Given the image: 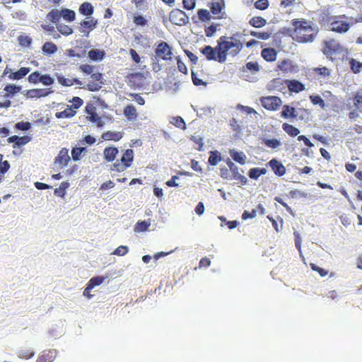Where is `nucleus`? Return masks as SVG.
<instances>
[{
    "label": "nucleus",
    "mask_w": 362,
    "mask_h": 362,
    "mask_svg": "<svg viewBox=\"0 0 362 362\" xmlns=\"http://www.w3.org/2000/svg\"><path fill=\"white\" fill-rule=\"evenodd\" d=\"M61 18L67 22H73L76 19V13L69 8L60 9Z\"/></svg>",
    "instance_id": "22"
},
{
    "label": "nucleus",
    "mask_w": 362,
    "mask_h": 362,
    "mask_svg": "<svg viewBox=\"0 0 362 362\" xmlns=\"http://www.w3.org/2000/svg\"><path fill=\"white\" fill-rule=\"evenodd\" d=\"M183 7L187 10H192L195 7V0H182Z\"/></svg>",
    "instance_id": "58"
},
{
    "label": "nucleus",
    "mask_w": 362,
    "mask_h": 362,
    "mask_svg": "<svg viewBox=\"0 0 362 362\" xmlns=\"http://www.w3.org/2000/svg\"><path fill=\"white\" fill-rule=\"evenodd\" d=\"M98 23V20L93 17H86L81 21L79 31L85 36L88 37L89 33L97 27Z\"/></svg>",
    "instance_id": "7"
},
{
    "label": "nucleus",
    "mask_w": 362,
    "mask_h": 362,
    "mask_svg": "<svg viewBox=\"0 0 362 362\" xmlns=\"http://www.w3.org/2000/svg\"><path fill=\"white\" fill-rule=\"evenodd\" d=\"M69 187V183L67 181L62 182L60 184L59 187L54 189V194L59 196V197H64L65 194V191Z\"/></svg>",
    "instance_id": "38"
},
{
    "label": "nucleus",
    "mask_w": 362,
    "mask_h": 362,
    "mask_svg": "<svg viewBox=\"0 0 362 362\" xmlns=\"http://www.w3.org/2000/svg\"><path fill=\"white\" fill-rule=\"evenodd\" d=\"M354 106L362 113V93H357L354 97Z\"/></svg>",
    "instance_id": "39"
},
{
    "label": "nucleus",
    "mask_w": 362,
    "mask_h": 362,
    "mask_svg": "<svg viewBox=\"0 0 362 362\" xmlns=\"http://www.w3.org/2000/svg\"><path fill=\"white\" fill-rule=\"evenodd\" d=\"M57 81L63 86H71L74 84H77V85L82 84L81 81L76 78L69 79V78H66L64 76H61V75L57 76Z\"/></svg>",
    "instance_id": "20"
},
{
    "label": "nucleus",
    "mask_w": 362,
    "mask_h": 362,
    "mask_svg": "<svg viewBox=\"0 0 362 362\" xmlns=\"http://www.w3.org/2000/svg\"><path fill=\"white\" fill-rule=\"evenodd\" d=\"M311 103L314 105H319L322 110H325V103L322 98L319 95H312L310 96Z\"/></svg>",
    "instance_id": "33"
},
{
    "label": "nucleus",
    "mask_w": 362,
    "mask_h": 362,
    "mask_svg": "<svg viewBox=\"0 0 362 362\" xmlns=\"http://www.w3.org/2000/svg\"><path fill=\"white\" fill-rule=\"evenodd\" d=\"M123 136V133L120 132L107 131L102 134V139L105 141H118Z\"/></svg>",
    "instance_id": "16"
},
{
    "label": "nucleus",
    "mask_w": 362,
    "mask_h": 362,
    "mask_svg": "<svg viewBox=\"0 0 362 362\" xmlns=\"http://www.w3.org/2000/svg\"><path fill=\"white\" fill-rule=\"evenodd\" d=\"M119 153L117 148L114 146L106 147L103 151L104 158L107 162H112L115 160Z\"/></svg>",
    "instance_id": "14"
},
{
    "label": "nucleus",
    "mask_w": 362,
    "mask_h": 362,
    "mask_svg": "<svg viewBox=\"0 0 362 362\" xmlns=\"http://www.w3.org/2000/svg\"><path fill=\"white\" fill-rule=\"evenodd\" d=\"M123 112L129 120H135L137 117L136 109L132 104L125 106Z\"/></svg>",
    "instance_id": "19"
},
{
    "label": "nucleus",
    "mask_w": 362,
    "mask_h": 362,
    "mask_svg": "<svg viewBox=\"0 0 362 362\" xmlns=\"http://www.w3.org/2000/svg\"><path fill=\"white\" fill-rule=\"evenodd\" d=\"M350 28V25L346 21H334L331 23L330 29L339 33H346Z\"/></svg>",
    "instance_id": "12"
},
{
    "label": "nucleus",
    "mask_w": 362,
    "mask_h": 362,
    "mask_svg": "<svg viewBox=\"0 0 362 362\" xmlns=\"http://www.w3.org/2000/svg\"><path fill=\"white\" fill-rule=\"evenodd\" d=\"M260 102L263 107L271 111L279 110L282 104L281 100L277 96H262Z\"/></svg>",
    "instance_id": "5"
},
{
    "label": "nucleus",
    "mask_w": 362,
    "mask_h": 362,
    "mask_svg": "<svg viewBox=\"0 0 362 362\" xmlns=\"http://www.w3.org/2000/svg\"><path fill=\"white\" fill-rule=\"evenodd\" d=\"M76 112L74 109L71 107L66 108L62 112H59L56 113V117L58 119L60 118H70L74 117L76 115Z\"/></svg>",
    "instance_id": "27"
},
{
    "label": "nucleus",
    "mask_w": 362,
    "mask_h": 362,
    "mask_svg": "<svg viewBox=\"0 0 362 362\" xmlns=\"http://www.w3.org/2000/svg\"><path fill=\"white\" fill-rule=\"evenodd\" d=\"M312 24L310 21L296 18V42L307 43L314 41L317 30L313 28Z\"/></svg>",
    "instance_id": "2"
},
{
    "label": "nucleus",
    "mask_w": 362,
    "mask_h": 362,
    "mask_svg": "<svg viewBox=\"0 0 362 362\" xmlns=\"http://www.w3.org/2000/svg\"><path fill=\"white\" fill-rule=\"evenodd\" d=\"M78 11L81 14L90 17L94 11V8L89 2H83L79 6Z\"/></svg>",
    "instance_id": "21"
},
{
    "label": "nucleus",
    "mask_w": 362,
    "mask_h": 362,
    "mask_svg": "<svg viewBox=\"0 0 362 362\" xmlns=\"http://www.w3.org/2000/svg\"><path fill=\"white\" fill-rule=\"evenodd\" d=\"M72 107L74 109H78L83 104V100L79 97H74L72 100Z\"/></svg>",
    "instance_id": "60"
},
{
    "label": "nucleus",
    "mask_w": 362,
    "mask_h": 362,
    "mask_svg": "<svg viewBox=\"0 0 362 362\" xmlns=\"http://www.w3.org/2000/svg\"><path fill=\"white\" fill-rule=\"evenodd\" d=\"M232 158L242 165L245 164L246 156L243 152H234L231 154Z\"/></svg>",
    "instance_id": "40"
},
{
    "label": "nucleus",
    "mask_w": 362,
    "mask_h": 362,
    "mask_svg": "<svg viewBox=\"0 0 362 362\" xmlns=\"http://www.w3.org/2000/svg\"><path fill=\"white\" fill-rule=\"evenodd\" d=\"M57 355L55 350H46L38 356L36 362H52Z\"/></svg>",
    "instance_id": "13"
},
{
    "label": "nucleus",
    "mask_w": 362,
    "mask_h": 362,
    "mask_svg": "<svg viewBox=\"0 0 362 362\" xmlns=\"http://www.w3.org/2000/svg\"><path fill=\"white\" fill-rule=\"evenodd\" d=\"M254 5L257 9L264 11L269 7V4L268 0H257Z\"/></svg>",
    "instance_id": "47"
},
{
    "label": "nucleus",
    "mask_w": 362,
    "mask_h": 362,
    "mask_svg": "<svg viewBox=\"0 0 362 362\" xmlns=\"http://www.w3.org/2000/svg\"><path fill=\"white\" fill-rule=\"evenodd\" d=\"M281 115L285 118L294 117V107H291L290 109L288 105H284L281 112Z\"/></svg>",
    "instance_id": "52"
},
{
    "label": "nucleus",
    "mask_w": 362,
    "mask_h": 362,
    "mask_svg": "<svg viewBox=\"0 0 362 362\" xmlns=\"http://www.w3.org/2000/svg\"><path fill=\"white\" fill-rule=\"evenodd\" d=\"M155 54L157 58L164 61L172 59L173 48L166 42L160 41L155 49Z\"/></svg>",
    "instance_id": "4"
},
{
    "label": "nucleus",
    "mask_w": 362,
    "mask_h": 362,
    "mask_svg": "<svg viewBox=\"0 0 362 362\" xmlns=\"http://www.w3.org/2000/svg\"><path fill=\"white\" fill-rule=\"evenodd\" d=\"M134 153L132 149L129 148L125 150L122 158L117 159L115 163L112 165L110 170L118 173L124 172L132 166L134 160Z\"/></svg>",
    "instance_id": "3"
},
{
    "label": "nucleus",
    "mask_w": 362,
    "mask_h": 362,
    "mask_svg": "<svg viewBox=\"0 0 362 362\" xmlns=\"http://www.w3.org/2000/svg\"><path fill=\"white\" fill-rule=\"evenodd\" d=\"M104 52L99 49H91L88 52L89 58L93 61L102 60L104 57Z\"/></svg>",
    "instance_id": "30"
},
{
    "label": "nucleus",
    "mask_w": 362,
    "mask_h": 362,
    "mask_svg": "<svg viewBox=\"0 0 362 362\" xmlns=\"http://www.w3.org/2000/svg\"><path fill=\"white\" fill-rule=\"evenodd\" d=\"M15 127L18 130L27 131L30 129L31 124L29 122H19L16 124Z\"/></svg>",
    "instance_id": "53"
},
{
    "label": "nucleus",
    "mask_w": 362,
    "mask_h": 362,
    "mask_svg": "<svg viewBox=\"0 0 362 362\" xmlns=\"http://www.w3.org/2000/svg\"><path fill=\"white\" fill-rule=\"evenodd\" d=\"M79 69L81 71L87 74H92L93 71V66L87 64L81 65Z\"/></svg>",
    "instance_id": "62"
},
{
    "label": "nucleus",
    "mask_w": 362,
    "mask_h": 362,
    "mask_svg": "<svg viewBox=\"0 0 362 362\" xmlns=\"http://www.w3.org/2000/svg\"><path fill=\"white\" fill-rule=\"evenodd\" d=\"M30 71L29 67H21L16 72H11L8 75V78L11 80H20L25 76Z\"/></svg>",
    "instance_id": "18"
},
{
    "label": "nucleus",
    "mask_w": 362,
    "mask_h": 362,
    "mask_svg": "<svg viewBox=\"0 0 362 362\" xmlns=\"http://www.w3.org/2000/svg\"><path fill=\"white\" fill-rule=\"evenodd\" d=\"M261 55L267 62H274L276 59L277 52L274 48H264L262 50Z\"/></svg>",
    "instance_id": "15"
},
{
    "label": "nucleus",
    "mask_w": 362,
    "mask_h": 362,
    "mask_svg": "<svg viewBox=\"0 0 362 362\" xmlns=\"http://www.w3.org/2000/svg\"><path fill=\"white\" fill-rule=\"evenodd\" d=\"M249 23L252 27L262 28L266 25L267 21L261 16H255L250 20Z\"/></svg>",
    "instance_id": "26"
},
{
    "label": "nucleus",
    "mask_w": 362,
    "mask_h": 362,
    "mask_svg": "<svg viewBox=\"0 0 362 362\" xmlns=\"http://www.w3.org/2000/svg\"><path fill=\"white\" fill-rule=\"evenodd\" d=\"M40 73L37 71H35L28 76V80L30 83L35 84L40 82Z\"/></svg>",
    "instance_id": "49"
},
{
    "label": "nucleus",
    "mask_w": 362,
    "mask_h": 362,
    "mask_svg": "<svg viewBox=\"0 0 362 362\" xmlns=\"http://www.w3.org/2000/svg\"><path fill=\"white\" fill-rule=\"evenodd\" d=\"M217 30V26L214 24H211L209 27L205 28V35L206 37H212Z\"/></svg>",
    "instance_id": "56"
},
{
    "label": "nucleus",
    "mask_w": 362,
    "mask_h": 362,
    "mask_svg": "<svg viewBox=\"0 0 362 362\" xmlns=\"http://www.w3.org/2000/svg\"><path fill=\"white\" fill-rule=\"evenodd\" d=\"M51 93V90H48L47 89L35 88L27 90L25 96L29 98H38L42 97H46Z\"/></svg>",
    "instance_id": "11"
},
{
    "label": "nucleus",
    "mask_w": 362,
    "mask_h": 362,
    "mask_svg": "<svg viewBox=\"0 0 362 362\" xmlns=\"http://www.w3.org/2000/svg\"><path fill=\"white\" fill-rule=\"evenodd\" d=\"M33 350L29 349H23L18 351V356L23 359H29L34 356Z\"/></svg>",
    "instance_id": "41"
},
{
    "label": "nucleus",
    "mask_w": 362,
    "mask_h": 362,
    "mask_svg": "<svg viewBox=\"0 0 362 362\" xmlns=\"http://www.w3.org/2000/svg\"><path fill=\"white\" fill-rule=\"evenodd\" d=\"M263 144L271 148H276L281 144L280 141L276 139H264Z\"/></svg>",
    "instance_id": "45"
},
{
    "label": "nucleus",
    "mask_w": 362,
    "mask_h": 362,
    "mask_svg": "<svg viewBox=\"0 0 362 362\" xmlns=\"http://www.w3.org/2000/svg\"><path fill=\"white\" fill-rule=\"evenodd\" d=\"M30 137L28 136H23L21 137L18 138L16 146H22L28 144L30 141Z\"/></svg>",
    "instance_id": "59"
},
{
    "label": "nucleus",
    "mask_w": 362,
    "mask_h": 362,
    "mask_svg": "<svg viewBox=\"0 0 362 362\" xmlns=\"http://www.w3.org/2000/svg\"><path fill=\"white\" fill-rule=\"evenodd\" d=\"M105 279V278L103 276H95L91 278L88 283V289H93L94 287L100 286L103 283Z\"/></svg>",
    "instance_id": "37"
},
{
    "label": "nucleus",
    "mask_w": 362,
    "mask_h": 362,
    "mask_svg": "<svg viewBox=\"0 0 362 362\" xmlns=\"http://www.w3.org/2000/svg\"><path fill=\"white\" fill-rule=\"evenodd\" d=\"M18 42L21 46L28 47L31 45L33 40L28 35H21L18 37Z\"/></svg>",
    "instance_id": "34"
},
{
    "label": "nucleus",
    "mask_w": 362,
    "mask_h": 362,
    "mask_svg": "<svg viewBox=\"0 0 362 362\" xmlns=\"http://www.w3.org/2000/svg\"><path fill=\"white\" fill-rule=\"evenodd\" d=\"M278 67L284 73L291 72L293 69L291 62L288 60H283L279 63Z\"/></svg>",
    "instance_id": "35"
},
{
    "label": "nucleus",
    "mask_w": 362,
    "mask_h": 362,
    "mask_svg": "<svg viewBox=\"0 0 362 362\" xmlns=\"http://www.w3.org/2000/svg\"><path fill=\"white\" fill-rule=\"evenodd\" d=\"M224 8L223 1L213 2L210 7L211 12L214 15H218Z\"/></svg>",
    "instance_id": "29"
},
{
    "label": "nucleus",
    "mask_w": 362,
    "mask_h": 362,
    "mask_svg": "<svg viewBox=\"0 0 362 362\" xmlns=\"http://www.w3.org/2000/svg\"><path fill=\"white\" fill-rule=\"evenodd\" d=\"M90 116L88 117V119L93 122H95L98 127H100L103 125V122L102 121L101 117H100L98 114L95 112H89Z\"/></svg>",
    "instance_id": "42"
},
{
    "label": "nucleus",
    "mask_w": 362,
    "mask_h": 362,
    "mask_svg": "<svg viewBox=\"0 0 362 362\" xmlns=\"http://www.w3.org/2000/svg\"><path fill=\"white\" fill-rule=\"evenodd\" d=\"M21 86H18L14 84L6 85L4 88V91L6 92L5 97L11 98L17 93H18L21 90Z\"/></svg>",
    "instance_id": "24"
},
{
    "label": "nucleus",
    "mask_w": 362,
    "mask_h": 362,
    "mask_svg": "<svg viewBox=\"0 0 362 362\" xmlns=\"http://www.w3.org/2000/svg\"><path fill=\"white\" fill-rule=\"evenodd\" d=\"M56 28L57 30L63 35L68 36L73 33V30L69 25L59 23L57 24Z\"/></svg>",
    "instance_id": "32"
},
{
    "label": "nucleus",
    "mask_w": 362,
    "mask_h": 362,
    "mask_svg": "<svg viewBox=\"0 0 362 362\" xmlns=\"http://www.w3.org/2000/svg\"><path fill=\"white\" fill-rule=\"evenodd\" d=\"M192 80L194 86H206L207 83L204 82L202 79L198 78L197 74L192 71Z\"/></svg>",
    "instance_id": "48"
},
{
    "label": "nucleus",
    "mask_w": 362,
    "mask_h": 362,
    "mask_svg": "<svg viewBox=\"0 0 362 362\" xmlns=\"http://www.w3.org/2000/svg\"><path fill=\"white\" fill-rule=\"evenodd\" d=\"M129 249L127 246L121 245L115 249V250L113 252V254L118 256H123L126 255Z\"/></svg>",
    "instance_id": "55"
},
{
    "label": "nucleus",
    "mask_w": 362,
    "mask_h": 362,
    "mask_svg": "<svg viewBox=\"0 0 362 362\" xmlns=\"http://www.w3.org/2000/svg\"><path fill=\"white\" fill-rule=\"evenodd\" d=\"M54 78L49 74H43L40 76V82L45 86H51L54 83Z\"/></svg>",
    "instance_id": "46"
},
{
    "label": "nucleus",
    "mask_w": 362,
    "mask_h": 362,
    "mask_svg": "<svg viewBox=\"0 0 362 362\" xmlns=\"http://www.w3.org/2000/svg\"><path fill=\"white\" fill-rule=\"evenodd\" d=\"M267 173L265 168H251L249 171L248 175L250 178L257 180L262 175H264Z\"/></svg>",
    "instance_id": "28"
},
{
    "label": "nucleus",
    "mask_w": 362,
    "mask_h": 362,
    "mask_svg": "<svg viewBox=\"0 0 362 362\" xmlns=\"http://www.w3.org/2000/svg\"><path fill=\"white\" fill-rule=\"evenodd\" d=\"M169 20L173 24L181 26L185 25L189 18L183 11L176 8L170 13Z\"/></svg>",
    "instance_id": "6"
},
{
    "label": "nucleus",
    "mask_w": 362,
    "mask_h": 362,
    "mask_svg": "<svg viewBox=\"0 0 362 362\" xmlns=\"http://www.w3.org/2000/svg\"><path fill=\"white\" fill-rule=\"evenodd\" d=\"M228 165L233 175V179L238 181L241 185L247 183V178L239 172V168L233 162L229 161Z\"/></svg>",
    "instance_id": "10"
},
{
    "label": "nucleus",
    "mask_w": 362,
    "mask_h": 362,
    "mask_svg": "<svg viewBox=\"0 0 362 362\" xmlns=\"http://www.w3.org/2000/svg\"><path fill=\"white\" fill-rule=\"evenodd\" d=\"M246 67L248 70L252 71H258L259 70V66L257 62H250L246 64Z\"/></svg>",
    "instance_id": "61"
},
{
    "label": "nucleus",
    "mask_w": 362,
    "mask_h": 362,
    "mask_svg": "<svg viewBox=\"0 0 362 362\" xmlns=\"http://www.w3.org/2000/svg\"><path fill=\"white\" fill-rule=\"evenodd\" d=\"M176 59H177V69H178L179 71H180L182 74H186L187 73V68L186 65L185 64V63L183 62H182L180 57H177L176 58Z\"/></svg>",
    "instance_id": "57"
},
{
    "label": "nucleus",
    "mask_w": 362,
    "mask_h": 362,
    "mask_svg": "<svg viewBox=\"0 0 362 362\" xmlns=\"http://www.w3.org/2000/svg\"><path fill=\"white\" fill-rule=\"evenodd\" d=\"M85 151V148L74 147L71 149V156L74 160H78L81 158L82 152Z\"/></svg>",
    "instance_id": "44"
},
{
    "label": "nucleus",
    "mask_w": 362,
    "mask_h": 362,
    "mask_svg": "<svg viewBox=\"0 0 362 362\" xmlns=\"http://www.w3.org/2000/svg\"><path fill=\"white\" fill-rule=\"evenodd\" d=\"M42 50L44 54H52L57 51V47L54 42H47L43 45Z\"/></svg>",
    "instance_id": "25"
},
{
    "label": "nucleus",
    "mask_w": 362,
    "mask_h": 362,
    "mask_svg": "<svg viewBox=\"0 0 362 362\" xmlns=\"http://www.w3.org/2000/svg\"><path fill=\"white\" fill-rule=\"evenodd\" d=\"M69 160V150L66 148H62L55 157L54 164L57 168H63L68 165Z\"/></svg>",
    "instance_id": "8"
},
{
    "label": "nucleus",
    "mask_w": 362,
    "mask_h": 362,
    "mask_svg": "<svg viewBox=\"0 0 362 362\" xmlns=\"http://www.w3.org/2000/svg\"><path fill=\"white\" fill-rule=\"evenodd\" d=\"M349 64L351 71L355 74L359 73L362 69V63L355 59H350Z\"/></svg>",
    "instance_id": "36"
},
{
    "label": "nucleus",
    "mask_w": 362,
    "mask_h": 362,
    "mask_svg": "<svg viewBox=\"0 0 362 362\" xmlns=\"http://www.w3.org/2000/svg\"><path fill=\"white\" fill-rule=\"evenodd\" d=\"M197 14H198L199 18L202 22H206L207 21H209L211 18L210 13H209V11H207L206 9H204V8L199 9L197 11Z\"/></svg>",
    "instance_id": "43"
},
{
    "label": "nucleus",
    "mask_w": 362,
    "mask_h": 362,
    "mask_svg": "<svg viewBox=\"0 0 362 362\" xmlns=\"http://www.w3.org/2000/svg\"><path fill=\"white\" fill-rule=\"evenodd\" d=\"M269 164L276 175L281 176L285 173L284 166L276 159L271 160Z\"/></svg>",
    "instance_id": "17"
},
{
    "label": "nucleus",
    "mask_w": 362,
    "mask_h": 362,
    "mask_svg": "<svg viewBox=\"0 0 362 362\" xmlns=\"http://www.w3.org/2000/svg\"><path fill=\"white\" fill-rule=\"evenodd\" d=\"M250 35L261 40H267L270 37L271 33L268 32L252 31Z\"/></svg>",
    "instance_id": "50"
},
{
    "label": "nucleus",
    "mask_w": 362,
    "mask_h": 362,
    "mask_svg": "<svg viewBox=\"0 0 362 362\" xmlns=\"http://www.w3.org/2000/svg\"><path fill=\"white\" fill-rule=\"evenodd\" d=\"M133 21L136 25L145 26L147 24V21L140 15L135 16Z\"/></svg>",
    "instance_id": "54"
},
{
    "label": "nucleus",
    "mask_w": 362,
    "mask_h": 362,
    "mask_svg": "<svg viewBox=\"0 0 362 362\" xmlns=\"http://www.w3.org/2000/svg\"><path fill=\"white\" fill-rule=\"evenodd\" d=\"M341 47L334 40L325 41V47H323L322 52L325 55H333L341 52Z\"/></svg>",
    "instance_id": "9"
},
{
    "label": "nucleus",
    "mask_w": 362,
    "mask_h": 362,
    "mask_svg": "<svg viewBox=\"0 0 362 362\" xmlns=\"http://www.w3.org/2000/svg\"><path fill=\"white\" fill-rule=\"evenodd\" d=\"M243 47L241 41L233 36H221L217 40L215 47L206 45L200 49L208 61H216L221 64L225 63L227 56H237Z\"/></svg>",
    "instance_id": "1"
},
{
    "label": "nucleus",
    "mask_w": 362,
    "mask_h": 362,
    "mask_svg": "<svg viewBox=\"0 0 362 362\" xmlns=\"http://www.w3.org/2000/svg\"><path fill=\"white\" fill-rule=\"evenodd\" d=\"M185 53L193 64H196L197 63L198 57L195 54H194L192 52H190L187 49H185Z\"/></svg>",
    "instance_id": "64"
},
{
    "label": "nucleus",
    "mask_w": 362,
    "mask_h": 362,
    "mask_svg": "<svg viewBox=\"0 0 362 362\" xmlns=\"http://www.w3.org/2000/svg\"><path fill=\"white\" fill-rule=\"evenodd\" d=\"M221 160V153L217 151H211L208 162L211 165H216Z\"/></svg>",
    "instance_id": "31"
},
{
    "label": "nucleus",
    "mask_w": 362,
    "mask_h": 362,
    "mask_svg": "<svg viewBox=\"0 0 362 362\" xmlns=\"http://www.w3.org/2000/svg\"><path fill=\"white\" fill-rule=\"evenodd\" d=\"M172 123L177 127L185 129L186 128L185 122L181 117H175L173 118Z\"/></svg>",
    "instance_id": "51"
},
{
    "label": "nucleus",
    "mask_w": 362,
    "mask_h": 362,
    "mask_svg": "<svg viewBox=\"0 0 362 362\" xmlns=\"http://www.w3.org/2000/svg\"><path fill=\"white\" fill-rule=\"evenodd\" d=\"M47 18L52 23L57 24H59V21L61 19L60 9H52L47 14Z\"/></svg>",
    "instance_id": "23"
},
{
    "label": "nucleus",
    "mask_w": 362,
    "mask_h": 362,
    "mask_svg": "<svg viewBox=\"0 0 362 362\" xmlns=\"http://www.w3.org/2000/svg\"><path fill=\"white\" fill-rule=\"evenodd\" d=\"M283 129L291 136H294V126L287 123L283 124Z\"/></svg>",
    "instance_id": "63"
}]
</instances>
